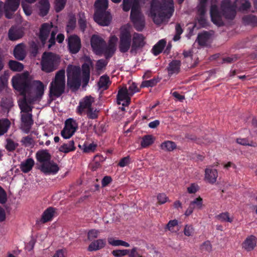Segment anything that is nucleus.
<instances>
[{
	"label": "nucleus",
	"instance_id": "2",
	"mask_svg": "<svg viewBox=\"0 0 257 257\" xmlns=\"http://www.w3.org/2000/svg\"><path fill=\"white\" fill-rule=\"evenodd\" d=\"M108 2V0H96L94 3V20L101 26H108L111 21L110 14L106 11Z\"/></svg>",
	"mask_w": 257,
	"mask_h": 257
},
{
	"label": "nucleus",
	"instance_id": "55",
	"mask_svg": "<svg viewBox=\"0 0 257 257\" xmlns=\"http://www.w3.org/2000/svg\"><path fill=\"white\" fill-rule=\"evenodd\" d=\"M183 30L180 24L177 23L175 26V35L174 36L173 40L177 41L180 39V35L182 34Z\"/></svg>",
	"mask_w": 257,
	"mask_h": 257
},
{
	"label": "nucleus",
	"instance_id": "51",
	"mask_svg": "<svg viewBox=\"0 0 257 257\" xmlns=\"http://www.w3.org/2000/svg\"><path fill=\"white\" fill-rule=\"evenodd\" d=\"M190 204L194 209H201L203 207V199L201 197H198L191 201Z\"/></svg>",
	"mask_w": 257,
	"mask_h": 257
},
{
	"label": "nucleus",
	"instance_id": "61",
	"mask_svg": "<svg viewBox=\"0 0 257 257\" xmlns=\"http://www.w3.org/2000/svg\"><path fill=\"white\" fill-rule=\"evenodd\" d=\"M198 23L202 28H205L208 26V23L205 15L199 16V18H198Z\"/></svg>",
	"mask_w": 257,
	"mask_h": 257
},
{
	"label": "nucleus",
	"instance_id": "57",
	"mask_svg": "<svg viewBox=\"0 0 257 257\" xmlns=\"http://www.w3.org/2000/svg\"><path fill=\"white\" fill-rule=\"evenodd\" d=\"M98 111L92 107L87 110V116L90 119H96L98 117Z\"/></svg>",
	"mask_w": 257,
	"mask_h": 257
},
{
	"label": "nucleus",
	"instance_id": "62",
	"mask_svg": "<svg viewBox=\"0 0 257 257\" xmlns=\"http://www.w3.org/2000/svg\"><path fill=\"white\" fill-rule=\"evenodd\" d=\"M99 231L96 229H91L89 230L87 234V238L88 240H92L94 238H97Z\"/></svg>",
	"mask_w": 257,
	"mask_h": 257
},
{
	"label": "nucleus",
	"instance_id": "29",
	"mask_svg": "<svg viewBox=\"0 0 257 257\" xmlns=\"http://www.w3.org/2000/svg\"><path fill=\"white\" fill-rule=\"evenodd\" d=\"M14 55L19 60L22 61L25 59L26 54L23 44H19L15 47Z\"/></svg>",
	"mask_w": 257,
	"mask_h": 257
},
{
	"label": "nucleus",
	"instance_id": "13",
	"mask_svg": "<svg viewBox=\"0 0 257 257\" xmlns=\"http://www.w3.org/2000/svg\"><path fill=\"white\" fill-rule=\"evenodd\" d=\"M132 44L131 52H137L138 50L143 48L145 44V37L142 34L135 33L132 38Z\"/></svg>",
	"mask_w": 257,
	"mask_h": 257
},
{
	"label": "nucleus",
	"instance_id": "58",
	"mask_svg": "<svg viewBox=\"0 0 257 257\" xmlns=\"http://www.w3.org/2000/svg\"><path fill=\"white\" fill-rule=\"evenodd\" d=\"M21 143L25 147H29L33 144V140L31 136H28L23 137L21 141Z\"/></svg>",
	"mask_w": 257,
	"mask_h": 257
},
{
	"label": "nucleus",
	"instance_id": "35",
	"mask_svg": "<svg viewBox=\"0 0 257 257\" xmlns=\"http://www.w3.org/2000/svg\"><path fill=\"white\" fill-rule=\"evenodd\" d=\"M76 149L74 146V142L73 141H70L67 143L64 144L59 148V151L65 154L70 152L74 151Z\"/></svg>",
	"mask_w": 257,
	"mask_h": 257
},
{
	"label": "nucleus",
	"instance_id": "42",
	"mask_svg": "<svg viewBox=\"0 0 257 257\" xmlns=\"http://www.w3.org/2000/svg\"><path fill=\"white\" fill-rule=\"evenodd\" d=\"M9 68L14 71H21L24 69L22 63L15 60H10L9 62Z\"/></svg>",
	"mask_w": 257,
	"mask_h": 257
},
{
	"label": "nucleus",
	"instance_id": "31",
	"mask_svg": "<svg viewBox=\"0 0 257 257\" xmlns=\"http://www.w3.org/2000/svg\"><path fill=\"white\" fill-rule=\"evenodd\" d=\"M39 15L41 17L46 16L49 13L50 5L48 0H40L39 2Z\"/></svg>",
	"mask_w": 257,
	"mask_h": 257
},
{
	"label": "nucleus",
	"instance_id": "23",
	"mask_svg": "<svg viewBox=\"0 0 257 257\" xmlns=\"http://www.w3.org/2000/svg\"><path fill=\"white\" fill-rule=\"evenodd\" d=\"M56 210V209L52 207L47 208L43 213L39 222L45 223L51 221L55 215Z\"/></svg>",
	"mask_w": 257,
	"mask_h": 257
},
{
	"label": "nucleus",
	"instance_id": "32",
	"mask_svg": "<svg viewBox=\"0 0 257 257\" xmlns=\"http://www.w3.org/2000/svg\"><path fill=\"white\" fill-rule=\"evenodd\" d=\"M35 162L32 158H28L22 162L20 165V169L23 173H27L33 168Z\"/></svg>",
	"mask_w": 257,
	"mask_h": 257
},
{
	"label": "nucleus",
	"instance_id": "3",
	"mask_svg": "<svg viewBox=\"0 0 257 257\" xmlns=\"http://www.w3.org/2000/svg\"><path fill=\"white\" fill-rule=\"evenodd\" d=\"M65 72L63 69L58 71L55 74L49 86V96L58 98L65 92Z\"/></svg>",
	"mask_w": 257,
	"mask_h": 257
},
{
	"label": "nucleus",
	"instance_id": "6",
	"mask_svg": "<svg viewBox=\"0 0 257 257\" xmlns=\"http://www.w3.org/2000/svg\"><path fill=\"white\" fill-rule=\"evenodd\" d=\"M130 18L134 28L138 31H142L145 27V22L140 10L138 0H134Z\"/></svg>",
	"mask_w": 257,
	"mask_h": 257
},
{
	"label": "nucleus",
	"instance_id": "50",
	"mask_svg": "<svg viewBox=\"0 0 257 257\" xmlns=\"http://www.w3.org/2000/svg\"><path fill=\"white\" fill-rule=\"evenodd\" d=\"M159 81V79L157 78H153L149 80H146L142 82L141 87H153L156 85Z\"/></svg>",
	"mask_w": 257,
	"mask_h": 257
},
{
	"label": "nucleus",
	"instance_id": "24",
	"mask_svg": "<svg viewBox=\"0 0 257 257\" xmlns=\"http://www.w3.org/2000/svg\"><path fill=\"white\" fill-rule=\"evenodd\" d=\"M256 237L251 235L248 236L242 243V247L247 251L252 250L256 244Z\"/></svg>",
	"mask_w": 257,
	"mask_h": 257
},
{
	"label": "nucleus",
	"instance_id": "26",
	"mask_svg": "<svg viewBox=\"0 0 257 257\" xmlns=\"http://www.w3.org/2000/svg\"><path fill=\"white\" fill-rule=\"evenodd\" d=\"M93 98L90 96H85L83 100L79 102V106H78V112L80 114H81L85 109L87 110L91 107L92 103L93 102Z\"/></svg>",
	"mask_w": 257,
	"mask_h": 257
},
{
	"label": "nucleus",
	"instance_id": "46",
	"mask_svg": "<svg viewBox=\"0 0 257 257\" xmlns=\"http://www.w3.org/2000/svg\"><path fill=\"white\" fill-rule=\"evenodd\" d=\"M216 218L221 222H230L233 221V218L229 217L228 212L221 213L215 216Z\"/></svg>",
	"mask_w": 257,
	"mask_h": 257
},
{
	"label": "nucleus",
	"instance_id": "19",
	"mask_svg": "<svg viewBox=\"0 0 257 257\" xmlns=\"http://www.w3.org/2000/svg\"><path fill=\"white\" fill-rule=\"evenodd\" d=\"M181 66V61L178 60H172L169 63L167 67L168 75L172 76L173 74H178L180 71Z\"/></svg>",
	"mask_w": 257,
	"mask_h": 257
},
{
	"label": "nucleus",
	"instance_id": "60",
	"mask_svg": "<svg viewBox=\"0 0 257 257\" xmlns=\"http://www.w3.org/2000/svg\"><path fill=\"white\" fill-rule=\"evenodd\" d=\"M130 94L133 96L135 93L140 91V89L138 87L137 84L135 82H132L127 88Z\"/></svg>",
	"mask_w": 257,
	"mask_h": 257
},
{
	"label": "nucleus",
	"instance_id": "39",
	"mask_svg": "<svg viewBox=\"0 0 257 257\" xmlns=\"http://www.w3.org/2000/svg\"><path fill=\"white\" fill-rule=\"evenodd\" d=\"M210 35L207 31L200 33L197 36V41L199 45L205 46L210 38Z\"/></svg>",
	"mask_w": 257,
	"mask_h": 257
},
{
	"label": "nucleus",
	"instance_id": "27",
	"mask_svg": "<svg viewBox=\"0 0 257 257\" xmlns=\"http://www.w3.org/2000/svg\"><path fill=\"white\" fill-rule=\"evenodd\" d=\"M36 158L39 162L43 164L51 161V156L47 150H42L37 152Z\"/></svg>",
	"mask_w": 257,
	"mask_h": 257
},
{
	"label": "nucleus",
	"instance_id": "41",
	"mask_svg": "<svg viewBox=\"0 0 257 257\" xmlns=\"http://www.w3.org/2000/svg\"><path fill=\"white\" fill-rule=\"evenodd\" d=\"M78 25L80 30L84 32L87 27V22L84 12L79 13Z\"/></svg>",
	"mask_w": 257,
	"mask_h": 257
},
{
	"label": "nucleus",
	"instance_id": "14",
	"mask_svg": "<svg viewBox=\"0 0 257 257\" xmlns=\"http://www.w3.org/2000/svg\"><path fill=\"white\" fill-rule=\"evenodd\" d=\"M210 17L213 23L217 26L220 27L224 25V22L222 19V16L216 5H212L210 7Z\"/></svg>",
	"mask_w": 257,
	"mask_h": 257
},
{
	"label": "nucleus",
	"instance_id": "64",
	"mask_svg": "<svg viewBox=\"0 0 257 257\" xmlns=\"http://www.w3.org/2000/svg\"><path fill=\"white\" fill-rule=\"evenodd\" d=\"M130 163V157L129 156H127L125 157H123L120 159L119 161L118 166L120 167H124L127 165H128Z\"/></svg>",
	"mask_w": 257,
	"mask_h": 257
},
{
	"label": "nucleus",
	"instance_id": "49",
	"mask_svg": "<svg viewBox=\"0 0 257 257\" xmlns=\"http://www.w3.org/2000/svg\"><path fill=\"white\" fill-rule=\"evenodd\" d=\"M19 105L22 112L27 113L31 111L32 110L31 106L28 104L25 97L19 102Z\"/></svg>",
	"mask_w": 257,
	"mask_h": 257
},
{
	"label": "nucleus",
	"instance_id": "53",
	"mask_svg": "<svg viewBox=\"0 0 257 257\" xmlns=\"http://www.w3.org/2000/svg\"><path fill=\"white\" fill-rule=\"evenodd\" d=\"M19 146L18 143H15L12 140L8 139L7 140L6 149L9 152H13Z\"/></svg>",
	"mask_w": 257,
	"mask_h": 257
},
{
	"label": "nucleus",
	"instance_id": "63",
	"mask_svg": "<svg viewBox=\"0 0 257 257\" xmlns=\"http://www.w3.org/2000/svg\"><path fill=\"white\" fill-rule=\"evenodd\" d=\"M7 201V195L5 190L0 186V203L4 204Z\"/></svg>",
	"mask_w": 257,
	"mask_h": 257
},
{
	"label": "nucleus",
	"instance_id": "43",
	"mask_svg": "<svg viewBox=\"0 0 257 257\" xmlns=\"http://www.w3.org/2000/svg\"><path fill=\"white\" fill-rule=\"evenodd\" d=\"M108 242L109 244L114 246L120 245L125 247L130 246V244L128 243L121 240L115 239L113 237L108 238Z\"/></svg>",
	"mask_w": 257,
	"mask_h": 257
},
{
	"label": "nucleus",
	"instance_id": "34",
	"mask_svg": "<svg viewBox=\"0 0 257 257\" xmlns=\"http://www.w3.org/2000/svg\"><path fill=\"white\" fill-rule=\"evenodd\" d=\"M242 22L245 25L255 27L257 26V17L250 14L242 17Z\"/></svg>",
	"mask_w": 257,
	"mask_h": 257
},
{
	"label": "nucleus",
	"instance_id": "52",
	"mask_svg": "<svg viewBox=\"0 0 257 257\" xmlns=\"http://www.w3.org/2000/svg\"><path fill=\"white\" fill-rule=\"evenodd\" d=\"M67 0H55V10L56 12L59 13L65 7Z\"/></svg>",
	"mask_w": 257,
	"mask_h": 257
},
{
	"label": "nucleus",
	"instance_id": "7",
	"mask_svg": "<svg viewBox=\"0 0 257 257\" xmlns=\"http://www.w3.org/2000/svg\"><path fill=\"white\" fill-rule=\"evenodd\" d=\"M237 0H222L220 9L222 16L227 20H233L236 15V3Z\"/></svg>",
	"mask_w": 257,
	"mask_h": 257
},
{
	"label": "nucleus",
	"instance_id": "17",
	"mask_svg": "<svg viewBox=\"0 0 257 257\" xmlns=\"http://www.w3.org/2000/svg\"><path fill=\"white\" fill-rule=\"evenodd\" d=\"M24 34L22 28L17 26H13L9 30L8 37L10 40L16 41L21 38Z\"/></svg>",
	"mask_w": 257,
	"mask_h": 257
},
{
	"label": "nucleus",
	"instance_id": "59",
	"mask_svg": "<svg viewBox=\"0 0 257 257\" xmlns=\"http://www.w3.org/2000/svg\"><path fill=\"white\" fill-rule=\"evenodd\" d=\"M108 60L101 59L96 62V67L97 70H101L105 67L108 64Z\"/></svg>",
	"mask_w": 257,
	"mask_h": 257
},
{
	"label": "nucleus",
	"instance_id": "1",
	"mask_svg": "<svg viewBox=\"0 0 257 257\" xmlns=\"http://www.w3.org/2000/svg\"><path fill=\"white\" fill-rule=\"evenodd\" d=\"M174 12L173 0H153L151 4L150 14L154 23L161 24L166 20L169 19Z\"/></svg>",
	"mask_w": 257,
	"mask_h": 257
},
{
	"label": "nucleus",
	"instance_id": "15",
	"mask_svg": "<svg viewBox=\"0 0 257 257\" xmlns=\"http://www.w3.org/2000/svg\"><path fill=\"white\" fill-rule=\"evenodd\" d=\"M132 96L130 94L126 86H124L119 89L117 94V100L118 103L120 101H124L125 104L122 103V105H128L131 102V98Z\"/></svg>",
	"mask_w": 257,
	"mask_h": 257
},
{
	"label": "nucleus",
	"instance_id": "54",
	"mask_svg": "<svg viewBox=\"0 0 257 257\" xmlns=\"http://www.w3.org/2000/svg\"><path fill=\"white\" fill-rule=\"evenodd\" d=\"M130 253L128 249H116L113 250L111 253L115 257H122Z\"/></svg>",
	"mask_w": 257,
	"mask_h": 257
},
{
	"label": "nucleus",
	"instance_id": "8",
	"mask_svg": "<svg viewBox=\"0 0 257 257\" xmlns=\"http://www.w3.org/2000/svg\"><path fill=\"white\" fill-rule=\"evenodd\" d=\"M132 35L129 31L124 30L121 31L119 36V50L121 53H125L132 48Z\"/></svg>",
	"mask_w": 257,
	"mask_h": 257
},
{
	"label": "nucleus",
	"instance_id": "10",
	"mask_svg": "<svg viewBox=\"0 0 257 257\" xmlns=\"http://www.w3.org/2000/svg\"><path fill=\"white\" fill-rule=\"evenodd\" d=\"M78 128V123L73 118H69L65 122V126L61 132V136L64 139H69L75 133Z\"/></svg>",
	"mask_w": 257,
	"mask_h": 257
},
{
	"label": "nucleus",
	"instance_id": "22",
	"mask_svg": "<svg viewBox=\"0 0 257 257\" xmlns=\"http://www.w3.org/2000/svg\"><path fill=\"white\" fill-rule=\"evenodd\" d=\"M218 172L216 169L206 168L205 170V179L210 184H213L216 182Z\"/></svg>",
	"mask_w": 257,
	"mask_h": 257
},
{
	"label": "nucleus",
	"instance_id": "33",
	"mask_svg": "<svg viewBox=\"0 0 257 257\" xmlns=\"http://www.w3.org/2000/svg\"><path fill=\"white\" fill-rule=\"evenodd\" d=\"M115 51L116 49H114L111 46L109 47L107 46L106 43L102 48V50L101 51H99L98 55H101L103 54H104L105 59L106 60H109L113 56Z\"/></svg>",
	"mask_w": 257,
	"mask_h": 257
},
{
	"label": "nucleus",
	"instance_id": "9",
	"mask_svg": "<svg viewBox=\"0 0 257 257\" xmlns=\"http://www.w3.org/2000/svg\"><path fill=\"white\" fill-rule=\"evenodd\" d=\"M13 87L23 95H25L30 89L31 84L27 80L21 77H13L12 78Z\"/></svg>",
	"mask_w": 257,
	"mask_h": 257
},
{
	"label": "nucleus",
	"instance_id": "11",
	"mask_svg": "<svg viewBox=\"0 0 257 257\" xmlns=\"http://www.w3.org/2000/svg\"><path fill=\"white\" fill-rule=\"evenodd\" d=\"M68 47L72 54L77 53L81 49V43L80 38L76 35H71L68 38Z\"/></svg>",
	"mask_w": 257,
	"mask_h": 257
},
{
	"label": "nucleus",
	"instance_id": "4",
	"mask_svg": "<svg viewBox=\"0 0 257 257\" xmlns=\"http://www.w3.org/2000/svg\"><path fill=\"white\" fill-rule=\"evenodd\" d=\"M66 72L67 86L73 90L78 89L81 83L80 68L79 66L69 65L67 67Z\"/></svg>",
	"mask_w": 257,
	"mask_h": 257
},
{
	"label": "nucleus",
	"instance_id": "16",
	"mask_svg": "<svg viewBox=\"0 0 257 257\" xmlns=\"http://www.w3.org/2000/svg\"><path fill=\"white\" fill-rule=\"evenodd\" d=\"M40 169L45 174H55L59 171V167L53 161H50L47 163L41 164Z\"/></svg>",
	"mask_w": 257,
	"mask_h": 257
},
{
	"label": "nucleus",
	"instance_id": "12",
	"mask_svg": "<svg viewBox=\"0 0 257 257\" xmlns=\"http://www.w3.org/2000/svg\"><path fill=\"white\" fill-rule=\"evenodd\" d=\"M90 43L93 51L96 54L102 50L106 42L104 39L97 35H93L91 38Z\"/></svg>",
	"mask_w": 257,
	"mask_h": 257
},
{
	"label": "nucleus",
	"instance_id": "18",
	"mask_svg": "<svg viewBox=\"0 0 257 257\" xmlns=\"http://www.w3.org/2000/svg\"><path fill=\"white\" fill-rule=\"evenodd\" d=\"M51 27L48 23H44L42 25L40 30L39 39L44 46L47 40L51 31Z\"/></svg>",
	"mask_w": 257,
	"mask_h": 257
},
{
	"label": "nucleus",
	"instance_id": "44",
	"mask_svg": "<svg viewBox=\"0 0 257 257\" xmlns=\"http://www.w3.org/2000/svg\"><path fill=\"white\" fill-rule=\"evenodd\" d=\"M161 148L163 150L170 152L176 149V145L173 142L167 141L161 144Z\"/></svg>",
	"mask_w": 257,
	"mask_h": 257
},
{
	"label": "nucleus",
	"instance_id": "56",
	"mask_svg": "<svg viewBox=\"0 0 257 257\" xmlns=\"http://www.w3.org/2000/svg\"><path fill=\"white\" fill-rule=\"evenodd\" d=\"M240 58L238 54L232 55L229 57H224L222 58L223 63H232L235 62Z\"/></svg>",
	"mask_w": 257,
	"mask_h": 257
},
{
	"label": "nucleus",
	"instance_id": "37",
	"mask_svg": "<svg viewBox=\"0 0 257 257\" xmlns=\"http://www.w3.org/2000/svg\"><path fill=\"white\" fill-rule=\"evenodd\" d=\"M110 84L111 82L109 77L106 75H104L100 77L98 82V86L100 89L102 88L104 90H106L108 88L109 85Z\"/></svg>",
	"mask_w": 257,
	"mask_h": 257
},
{
	"label": "nucleus",
	"instance_id": "5",
	"mask_svg": "<svg viewBox=\"0 0 257 257\" xmlns=\"http://www.w3.org/2000/svg\"><path fill=\"white\" fill-rule=\"evenodd\" d=\"M59 57L52 52H44L42 56V70L47 73L55 70L59 64Z\"/></svg>",
	"mask_w": 257,
	"mask_h": 257
},
{
	"label": "nucleus",
	"instance_id": "40",
	"mask_svg": "<svg viewBox=\"0 0 257 257\" xmlns=\"http://www.w3.org/2000/svg\"><path fill=\"white\" fill-rule=\"evenodd\" d=\"M76 19L74 14L69 15V19L66 26L67 32L73 31L76 27Z\"/></svg>",
	"mask_w": 257,
	"mask_h": 257
},
{
	"label": "nucleus",
	"instance_id": "36",
	"mask_svg": "<svg viewBox=\"0 0 257 257\" xmlns=\"http://www.w3.org/2000/svg\"><path fill=\"white\" fill-rule=\"evenodd\" d=\"M155 140V138L151 135H147L143 137L141 142V147L146 148L152 145Z\"/></svg>",
	"mask_w": 257,
	"mask_h": 257
},
{
	"label": "nucleus",
	"instance_id": "21",
	"mask_svg": "<svg viewBox=\"0 0 257 257\" xmlns=\"http://www.w3.org/2000/svg\"><path fill=\"white\" fill-rule=\"evenodd\" d=\"M20 0H7L5 3L4 8L6 12V16L7 18L10 19L11 17L9 15L7 12H15L17 10L20 6Z\"/></svg>",
	"mask_w": 257,
	"mask_h": 257
},
{
	"label": "nucleus",
	"instance_id": "38",
	"mask_svg": "<svg viewBox=\"0 0 257 257\" xmlns=\"http://www.w3.org/2000/svg\"><path fill=\"white\" fill-rule=\"evenodd\" d=\"M166 44V41L164 39L160 40L152 49L153 53L155 56L160 54L163 51Z\"/></svg>",
	"mask_w": 257,
	"mask_h": 257
},
{
	"label": "nucleus",
	"instance_id": "48",
	"mask_svg": "<svg viewBox=\"0 0 257 257\" xmlns=\"http://www.w3.org/2000/svg\"><path fill=\"white\" fill-rule=\"evenodd\" d=\"M236 143L242 146H248L253 147H257V143L252 141H249L247 138H237Z\"/></svg>",
	"mask_w": 257,
	"mask_h": 257
},
{
	"label": "nucleus",
	"instance_id": "28",
	"mask_svg": "<svg viewBox=\"0 0 257 257\" xmlns=\"http://www.w3.org/2000/svg\"><path fill=\"white\" fill-rule=\"evenodd\" d=\"M32 86L34 88L35 91V100L37 98H41L44 92V85L43 83L39 80L34 81Z\"/></svg>",
	"mask_w": 257,
	"mask_h": 257
},
{
	"label": "nucleus",
	"instance_id": "45",
	"mask_svg": "<svg viewBox=\"0 0 257 257\" xmlns=\"http://www.w3.org/2000/svg\"><path fill=\"white\" fill-rule=\"evenodd\" d=\"M10 126V121L8 119H0V136L7 132Z\"/></svg>",
	"mask_w": 257,
	"mask_h": 257
},
{
	"label": "nucleus",
	"instance_id": "20",
	"mask_svg": "<svg viewBox=\"0 0 257 257\" xmlns=\"http://www.w3.org/2000/svg\"><path fill=\"white\" fill-rule=\"evenodd\" d=\"M91 62L89 63L85 62L82 65V83L83 86H86L90 79V66Z\"/></svg>",
	"mask_w": 257,
	"mask_h": 257
},
{
	"label": "nucleus",
	"instance_id": "25",
	"mask_svg": "<svg viewBox=\"0 0 257 257\" xmlns=\"http://www.w3.org/2000/svg\"><path fill=\"white\" fill-rule=\"evenodd\" d=\"M33 115L31 113L23 114L21 115V121L24 124L25 132L28 133L33 124L34 121Z\"/></svg>",
	"mask_w": 257,
	"mask_h": 257
},
{
	"label": "nucleus",
	"instance_id": "47",
	"mask_svg": "<svg viewBox=\"0 0 257 257\" xmlns=\"http://www.w3.org/2000/svg\"><path fill=\"white\" fill-rule=\"evenodd\" d=\"M97 145L94 143L88 144L86 142L83 145L82 150L85 153H94L97 148Z\"/></svg>",
	"mask_w": 257,
	"mask_h": 257
},
{
	"label": "nucleus",
	"instance_id": "30",
	"mask_svg": "<svg viewBox=\"0 0 257 257\" xmlns=\"http://www.w3.org/2000/svg\"><path fill=\"white\" fill-rule=\"evenodd\" d=\"M106 244L104 239H99L92 242L88 247L89 251H96L103 248Z\"/></svg>",
	"mask_w": 257,
	"mask_h": 257
}]
</instances>
